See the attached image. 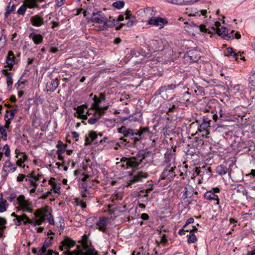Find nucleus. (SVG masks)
<instances>
[{"label":"nucleus","mask_w":255,"mask_h":255,"mask_svg":"<svg viewBox=\"0 0 255 255\" xmlns=\"http://www.w3.org/2000/svg\"><path fill=\"white\" fill-rule=\"evenodd\" d=\"M216 172L219 175L223 176L228 172V168L223 165H220L217 167Z\"/></svg>","instance_id":"obj_29"},{"label":"nucleus","mask_w":255,"mask_h":255,"mask_svg":"<svg viewBox=\"0 0 255 255\" xmlns=\"http://www.w3.org/2000/svg\"><path fill=\"white\" fill-rule=\"evenodd\" d=\"M176 166H170L165 165L160 177V180H166L167 181H171L175 176L176 174L174 170Z\"/></svg>","instance_id":"obj_8"},{"label":"nucleus","mask_w":255,"mask_h":255,"mask_svg":"<svg viewBox=\"0 0 255 255\" xmlns=\"http://www.w3.org/2000/svg\"><path fill=\"white\" fill-rule=\"evenodd\" d=\"M5 43V37L1 34L0 36V47H2Z\"/></svg>","instance_id":"obj_62"},{"label":"nucleus","mask_w":255,"mask_h":255,"mask_svg":"<svg viewBox=\"0 0 255 255\" xmlns=\"http://www.w3.org/2000/svg\"><path fill=\"white\" fill-rule=\"evenodd\" d=\"M53 237H48L45 241L43 245L44 246V248H48L51 244L52 241L53 240Z\"/></svg>","instance_id":"obj_45"},{"label":"nucleus","mask_w":255,"mask_h":255,"mask_svg":"<svg viewBox=\"0 0 255 255\" xmlns=\"http://www.w3.org/2000/svg\"><path fill=\"white\" fill-rule=\"evenodd\" d=\"M181 5L193 4L199 0H181Z\"/></svg>","instance_id":"obj_47"},{"label":"nucleus","mask_w":255,"mask_h":255,"mask_svg":"<svg viewBox=\"0 0 255 255\" xmlns=\"http://www.w3.org/2000/svg\"><path fill=\"white\" fill-rule=\"evenodd\" d=\"M236 52L232 47H228L227 49V53L225 54V56H233Z\"/></svg>","instance_id":"obj_51"},{"label":"nucleus","mask_w":255,"mask_h":255,"mask_svg":"<svg viewBox=\"0 0 255 255\" xmlns=\"http://www.w3.org/2000/svg\"><path fill=\"white\" fill-rule=\"evenodd\" d=\"M76 109V108H74ZM77 112L75 114V116H76V114H77V115L81 114H84L85 111V109L84 108L83 106H78L76 108Z\"/></svg>","instance_id":"obj_52"},{"label":"nucleus","mask_w":255,"mask_h":255,"mask_svg":"<svg viewBox=\"0 0 255 255\" xmlns=\"http://www.w3.org/2000/svg\"><path fill=\"white\" fill-rule=\"evenodd\" d=\"M167 23L168 21L166 18L160 17H152L148 21L149 24L159 26V29L163 28L164 26Z\"/></svg>","instance_id":"obj_13"},{"label":"nucleus","mask_w":255,"mask_h":255,"mask_svg":"<svg viewBox=\"0 0 255 255\" xmlns=\"http://www.w3.org/2000/svg\"><path fill=\"white\" fill-rule=\"evenodd\" d=\"M202 172L203 174L205 175L207 178L211 177L213 176L212 169L210 167H207V168L204 167Z\"/></svg>","instance_id":"obj_35"},{"label":"nucleus","mask_w":255,"mask_h":255,"mask_svg":"<svg viewBox=\"0 0 255 255\" xmlns=\"http://www.w3.org/2000/svg\"><path fill=\"white\" fill-rule=\"evenodd\" d=\"M6 201L3 200L2 197L0 199V213H3L6 210L5 204Z\"/></svg>","instance_id":"obj_40"},{"label":"nucleus","mask_w":255,"mask_h":255,"mask_svg":"<svg viewBox=\"0 0 255 255\" xmlns=\"http://www.w3.org/2000/svg\"><path fill=\"white\" fill-rule=\"evenodd\" d=\"M46 217H47V219L48 222L49 223V224H50L51 225L54 224V219H53L52 215L51 214H50V213L48 214V212H47V216H46L45 219L46 218Z\"/></svg>","instance_id":"obj_54"},{"label":"nucleus","mask_w":255,"mask_h":255,"mask_svg":"<svg viewBox=\"0 0 255 255\" xmlns=\"http://www.w3.org/2000/svg\"><path fill=\"white\" fill-rule=\"evenodd\" d=\"M89 137L91 139V141H94L97 138V134L95 131H91L89 134Z\"/></svg>","instance_id":"obj_56"},{"label":"nucleus","mask_w":255,"mask_h":255,"mask_svg":"<svg viewBox=\"0 0 255 255\" xmlns=\"http://www.w3.org/2000/svg\"><path fill=\"white\" fill-rule=\"evenodd\" d=\"M98 218L95 216L90 217L87 219L86 225L90 228H95Z\"/></svg>","instance_id":"obj_28"},{"label":"nucleus","mask_w":255,"mask_h":255,"mask_svg":"<svg viewBox=\"0 0 255 255\" xmlns=\"http://www.w3.org/2000/svg\"><path fill=\"white\" fill-rule=\"evenodd\" d=\"M17 106H16V108L10 111L6 110L4 116L5 119L8 118H9V120H12L14 118V115L17 111Z\"/></svg>","instance_id":"obj_32"},{"label":"nucleus","mask_w":255,"mask_h":255,"mask_svg":"<svg viewBox=\"0 0 255 255\" xmlns=\"http://www.w3.org/2000/svg\"><path fill=\"white\" fill-rule=\"evenodd\" d=\"M26 8V6L24 3L22 5H21L20 7L18 9L17 12L18 14L23 15L25 13Z\"/></svg>","instance_id":"obj_44"},{"label":"nucleus","mask_w":255,"mask_h":255,"mask_svg":"<svg viewBox=\"0 0 255 255\" xmlns=\"http://www.w3.org/2000/svg\"><path fill=\"white\" fill-rule=\"evenodd\" d=\"M103 23V25L99 26V29L100 30H104L108 27L113 26L115 23V19H113V21H111V19L107 20V17L105 16V21Z\"/></svg>","instance_id":"obj_26"},{"label":"nucleus","mask_w":255,"mask_h":255,"mask_svg":"<svg viewBox=\"0 0 255 255\" xmlns=\"http://www.w3.org/2000/svg\"><path fill=\"white\" fill-rule=\"evenodd\" d=\"M75 202L76 206H80L82 209H84L86 207V203L79 198L76 199Z\"/></svg>","instance_id":"obj_42"},{"label":"nucleus","mask_w":255,"mask_h":255,"mask_svg":"<svg viewBox=\"0 0 255 255\" xmlns=\"http://www.w3.org/2000/svg\"><path fill=\"white\" fill-rule=\"evenodd\" d=\"M118 132L124 134V137L134 135V130L130 128H128L125 126H122L120 128H118Z\"/></svg>","instance_id":"obj_19"},{"label":"nucleus","mask_w":255,"mask_h":255,"mask_svg":"<svg viewBox=\"0 0 255 255\" xmlns=\"http://www.w3.org/2000/svg\"><path fill=\"white\" fill-rule=\"evenodd\" d=\"M81 194L82 197H86L89 195V192L87 188V185L84 184L82 187L80 188Z\"/></svg>","instance_id":"obj_37"},{"label":"nucleus","mask_w":255,"mask_h":255,"mask_svg":"<svg viewBox=\"0 0 255 255\" xmlns=\"http://www.w3.org/2000/svg\"><path fill=\"white\" fill-rule=\"evenodd\" d=\"M105 100L106 96L104 93H100L99 98H98L96 96H94L93 98L94 103L92 105V109L100 115L103 114L104 111L107 110L109 108V105L101 107L100 106V103L103 101H105Z\"/></svg>","instance_id":"obj_5"},{"label":"nucleus","mask_w":255,"mask_h":255,"mask_svg":"<svg viewBox=\"0 0 255 255\" xmlns=\"http://www.w3.org/2000/svg\"><path fill=\"white\" fill-rule=\"evenodd\" d=\"M188 237V243L189 244H192L195 243L197 239V238L194 234V232H191L189 233L187 236Z\"/></svg>","instance_id":"obj_34"},{"label":"nucleus","mask_w":255,"mask_h":255,"mask_svg":"<svg viewBox=\"0 0 255 255\" xmlns=\"http://www.w3.org/2000/svg\"><path fill=\"white\" fill-rule=\"evenodd\" d=\"M32 24L35 26H40L44 24L43 18L39 15H34L31 17Z\"/></svg>","instance_id":"obj_21"},{"label":"nucleus","mask_w":255,"mask_h":255,"mask_svg":"<svg viewBox=\"0 0 255 255\" xmlns=\"http://www.w3.org/2000/svg\"><path fill=\"white\" fill-rule=\"evenodd\" d=\"M151 132L148 128H140L136 132H134V135L137 136L138 137H134L132 138V139H134V142H136L142 138L143 134L149 136Z\"/></svg>","instance_id":"obj_17"},{"label":"nucleus","mask_w":255,"mask_h":255,"mask_svg":"<svg viewBox=\"0 0 255 255\" xmlns=\"http://www.w3.org/2000/svg\"><path fill=\"white\" fill-rule=\"evenodd\" d=\"M132 255H145L143 254V250L142 248H140L138 250L134 251Z\"/></svg>","instance_id":"obj_53"},{"label":"nucleus","mask_w":255,"mask_h":255,"mask_svg":"<svg viewBox=\"0 0 255 255\" xmlns=\"http://www.w3.org/2000/svg\"><path fill=\"white\" fill-rule=\"evenodd\" d=\"M250 83L253 86H255V73L249 78Z\"/></svg>","instance_id":"obj_59"},{"label":"nucleus","mask_w":255,"mask_h":255,"mask_svg":"<svg viewBox=\"0 0 255 255\" xmlns=\"http://www.w3.org/2000/svg\"><path fill=\"white\" fill-rule=\"evenodd\" d=\"M3 150H5L4 155L8 157L10 155V149L7 144H5L3 147Z\"/></svg>","instance_id":"obj_58"},{"label":"nucleus","mask_w":255,"mask_h":255,"mask_svg":"<svg viewBox=\"0 0 255 255\" xmlns=\"http://www.w3.org/2000/svg\"><path fill=\"white\" fill-rule=\"evenodd\" d=\"M211 122V120L208 117L204 116L203 118L202 122L198 126V131L208 130V128L210 127Z\"/></svg>","instance_id":"obj_18"},{"label":"nucleus","mask_w":255,"mask_h":255,"mask_svg":"<svg viewBox=\"0 0 255 255\" xmlns=\"http://www.w3.org/2000/svg\"><path fill=\"white\" fill-rule=\"evenodd\" d=\"M17 203L19 206L18 211L26 212L28 213H32L33 211L32 204L28 200L25 199L23 195L19 196L17 198Z\"/></svg>","instance_id":"obj_7"},{"label":"nucleus","mask_w":255,"mask_h":255,"mask_svg":"<svg viewBox=\"0 0 255 255\" xmlns=\"http://www.w3.org/2000/svg\"><path fill=\"white\" fill-rule=\"evenodd\" d=\"M26 7L33 8L36 6L37 4L35 0H25Z\"/></svg>","instance_id":"obj_38"},{"label":"nucleus","mask_w":255,"mask_h":255,"mask_svg":"<svg viewBox=\"0 0 255 255\" xmlns=\"http://www.w3.org/2000/svg\"><path fill=\"white\" fill-rule=\"evenodd\" d=\"M175 147L168 149L165 153V165L170 166L175 165Z\"/></svg>","instance_id":"obj_10"},{"label":"nucleus","mask_w":255,"mask_h":255,"mask_svg":"<svg viewBox=\"0 0 255 255\" xmlns=\"http://www.w3.org/2000/svg\"><path fill=\"white\" fill-rule=\"evenodd\" d=\"M6 83L8 90H10L12 88V85L13 83L12 78L11 76H7V77L6 78Z\"/></svg>","instance_id":"obj_46"},{"label":"nucleus","mask_w":255,"mask_h":255,"mask_svg":"<svg viewBox=\"0 0 255 255\" xmlns=\"http://www.w3.org/2000/svg\"><path fill=\"white\" fill-rule=\"evenodd\" d=\"M168 237L166 234H162L160 236V244L166 245L168 242Z\"/></svg>","instance_id":"obj_43"},{"label":"nucleus","mask_w":255,"mask_h":255,"mask_svg":"<svg viewBox=\"0 0 255 255\" xmlns=\"http://www.w3.org/2000/svg\"><path fill=\"white\" fill-rule=\"evenodd\" d=\"M180 83L171 84L167 85L161 86L157 91L155 93L154 96H161V97L164 99L167 98L166 92L169 90H172L175 89L177 86H179Z\"/></svg>","instance_id":"obj_12"},{"label":"nucleus","mask_w":255,"mask_h":255,"mask_svg":"<svg viewBox=\"0 0 255 255\" xmlns=\"http://www.w3.org/2000/svg\"><path fill=\"white\" fill-rule=\"evenodd\" d=\"M29 177L30 178L29 179L30 184L35 188H36L38 184L36 183V181L35 180V175H34V172H31L29 174Z\"/></svg>","instance_id":"obj_36"},{"label":"nucleus","mask_w":255,"mask_h":255,"mask_svg":"<svg viewBox=\"0 0 255 255\" xmlns=\"http://www.w3.org/2000/svg\"><path fill=\"white\" fill-rule=\"evenodd\" d=\"M125 3L123 1H117L113 3V6L117 9H121L124 6Z\"/></svg>","instance_id":"obj_41"},{"label":"nucleus","mask_w":255,"mask_h":255,"mask_svg":"<svg viewBox=\"0 0 255 255\" xmlns=\"http://www.w3.org/2000/svg\"><path fill=\"white\" fill-rule=\"evenodd\" d=\"M16 169V166L12 164L10 161L5 162L1 172V176L4 178L8 176L9 172H13Z\"/></svg>","instance_id":"obj_14"},{"label":"nucleus","mask_w":255,"mask_h":255,"mask_svg":"<svg viewBox=\"0 0 255 255\" xmlns=\"http://www.w3.org/2000/svg\"><path fill=\"white\" fill-rule=\"evenodd\" d=\"M28 37L33 40L34 43L36 44H39L43 41V36L40 34H37L34 32L31 33L29 36Z\"/></svg>","instance_id":"obj_22"},{"label":"nucleus","mask_w":255,"mask_h":255,"mask_svg":"<svg viewBox=\"0 0 255 255\" xmlns=\"http://www.w3.org/2000/svg\"><path fill=\"white\" fill-rule=\"evenodd\" d=\"M84 15L87 19H90L93 22L102 24L105 21V15L100 11L91 13L88 10H86L84 12Z\"/></svg>","instance_id":"obj_6"},{"label":"nucleus","mask_w":255,"mask_h":255,"mask_svg":"<svg viewBox=\"0 0 255 255\" xmlns=\"http://www.w3.org/2000/svg\"><path fill=\"white\" fill-rule=\"evenodd\" d=\"M234 30H232L230 33H227V35L226 36L225 39H234L235 35H234Z\"/></svg>","instance_id":"obj_63"},{"label":"nucleus","mask_w":255,"mask_h":255,"mask_svg":"<svg viewBox=\"0 0 255 255\" xmlns=\"http://www.w3.org/2000/svg\"><path fill=\"white\" fill-rule=\"evenodd\" d=\"M215 30L219 35L222 36L225 39L227 33L228 32L226 27L223 26L221 28L216 29Z\"/></svg>","instance_id":"obj_33"},{"label":"nucleus","mask_w":255,"mask_h":255,"mask_svg":"<svg viewBox=\"0 0 255 255\" xmlns=\"http://www.w3.org/2000/svg\"><path fill=\"white\" fill-rule=\"evenodd\" d=\"M15 153L17 155L16 156V158H18V156H19L20 157H23L25 159H27V156H26V155L23 152H21L20 151V150L18 148H16V149L15 150Z\"/></svg>","instance_id":"obj_48"},{"label":"nucleus","mask_w":255,"mask_h":255,"mask_svg":"<svg viewBox=\"0 0 255 255\" xmlns=\"http://www.w3.org/2000/svg\"><path fill=\"white\" fill-rule=\"evenodd\" d=\"M200 58V54L196 50H190L184 56V60L187 63L197 62Z\"/></svg>","instance_id":"obj_11"},{"label":"nucleus","mask_w":255,"mask_h":255,"mask_svg":"<svg viewBox=\"0 0 255 255\" xmlns=\"http://www.w3.org/2000/svg\"><path fill=\"white\" fill-rule=\"evenodd\" d=\"M147 45L149 50L153 52L163 51L169 46L168 41L164 38L150 40Z\"/></svg>","instance_id":"obj_3"},{"label":"nucleus","mask_w":255,"mask_h":255,"mask_svg":"<svg viewBox=\"0 0 255 255\" xmlns=\"http://www.w3.org/2000/svg\"><path fill=\"white\" fill-rule=\"evenodd\" d=\"M147 153H145L143 151H139L135 156L126 158L124 160L126 165L128 167L132 168H139L140 165L143 162V160L147 156Z\"/></svg>","instance_id":"obj_4"},{"label":"nucleus","mask_w":255,"mask_h":255,"mask_svg":"<svg viewBox=\"0 0 255 255\" xmlns=\"http://www.w3.org/2000/svg\"><path fill=\"white\" fill-rule=\"evenodd\" d=\"M220 189L218 187L213 188L212 190L208 191L205 192L204 195V197L205 199L209 200L210 202H212L215 201L214 205H217L220 204V199L217 195L219 193Z\"/></svg>","instance_id":"obj_9"},{"label":"nucleus","mask_w":255,"mask_h":255,"mask_svg":"<svg viewBox=\"0 0 255 255\" xmlns=\"http://www.w3.org/2000/svg\"><path fill=\"white\" fill-rule=\"evenodd\" d=\"M6 221L5 219L0 217V238L4 237L3 230L5 229L6 227L5 224Z\"/></svg>","instance_id":"obj_30"},{"label":"nucleus","mask_w":255,"mask_h":255,"mask_svg":"<svg viewBox=\"0 0 255 255\" xmlns=\"http://www.w3.org/2000/svg\"><path fill=\"white\" fill-rule=\"evenodd\" d=\"M27 159H25L23 157H21L19 159L16 161V165L18 166H21L22 164L24 163V162Z\"/></svg>","instance_id":"obj_64"},{"label":"nucleus","mask_w":255,"mask_h":255,"mask_svg":"<svg viewBox=\"0 0 255 255\" xmlns=\"http://www.w3.org/2000/svg\"><path fill=\"white\" fill-rule=\"evenodd\" d=\"M243 88V87L241 85H237L234 88V91L235 94H243L242 89H241V88Z\"/></svg>","instance_id":"obj_50"},{"label":"nucleus","mask_w":255,"mask_h":255,"mask_svg":"<svg viewBox=\"0 0 255 255\" xmlns=\"http://www.w3.org/2000/svg\"><path fill=\"white\" fill-rule=\"evenodd\" d=\"M47 209L45 208L38 209L34 213V217L30 219L26 215L23 214L16 217V219L13 220L15 225L19 226L23 222L24 225L28 223L32 226L40 225L45 221L47 216Z\"/></svg>","instance_id":"obj_2"},{"label":"nucleus","mask_w":255,"mask_h":255,"mask_svg":"<svg viewBox=\"0 0 255 255\" xmlns=\"http://www.w3.org/2000/svg\"><path fill=\"white\" fill-rule=\"evenodd\" d=\"M75 245L76 242L74 240L68 237H65L61 242L59 249L63 251L65 255H98L94 249L86 244H83L81 246H78L76 251L71 252L70 250Z\"/></svg>","instance_id":"obj_1"},{"label":"nucleus","mask_w":255,"mask_h":255,"mask_svg":"<svg viewBox=\"0 0 255 255\" xmlns=\"http://www.w3.org/2000/svg\"><path fill=\"white\" fill-rule=\"evenodd\" d=\"M199 135L202 137H205L207 138H209V134H210V131L209 130H205L204 131H198Z\"/></svg>","instance_id":"obj_49"},{"label":"nucleus","mask_w":255,"mask_h":255,"mask_svg":"<svg viewBox=\"0 0 255 255\" xmlns=\"http://www.w3.org/2000/svg\"><path fill=\"white\" fill-rule=\"evenodd\" d=\"M127 142V139L124 138V137H121L120 138V141L117 142V144L119 146H123L126 145Z\"/></svg>","instance_id":"obj_55"},{"label":"nucleus","mask_w":255,"mask_h":255,"mask_svg":"<svg viewBox=\"0 0 255 255\" xmlns=\"http://www.w3.org/2000/svg\"><path fill=\"white\" fill-rule=\"evenodd\" d=\"M183 192V197L184 198H190L193 195L194 193V189L191 185L189 184H186L184 186Z\"/></svg>","instance_id":"obj_20"},{"label":"nucleus","mask_w":255,"mask_h":255,"mask_svg":"<svg viewBox=\"0 0 255 255\" xmlns=\"http://www.w3.org/2000/svg\"><path fill=\"white\" fill-rule=\"evenodd\" d=\"M108 218L106 217H101L98 219L95 229L100 231L105 232L107 229Z\"/></svg>","instance_id":"obj_16"},{"label":"nucleus","mask_w":255,"mask_h":255,"mask_svg":"<svg viewBox=\"0 0 255 255\" xmlns=\"http://www.w3.org/2000/svg\"><path fill=\"white\" fill-rule=\"evenodd\" d=\"M49 184H50L52 187V189L53 190L55 193H60L61 183H57L55 182V178H51L48 181Z\"/></svg>","instance_id":"obj_24"},{"label":"nucleus","mask_w":255,"mask_h":255,"mask_svg":"<svg viewBox=\"0 0 255 255\" xmlns=\"http://www.w3.org/2000/svg\"><path fill=\"white\" fill-rule=\"evenodd\" d=\"M57 154L58 155L62 154L65 151V145L61 141H58L57 145Z\"/></svg>","instance_id":"obj_31"},{"label":"nucleus","mask_w":255,"mask_h":255,"mask_svg":"<svg viewBox=\"0 0 255 255\" xmlns=\"http://www.w3.org/2000/svg\"><path fill=\"white\" fill-rule=\"evenodd\" d=\"M148 175L146 172L138 171L134 174L131 179L128 182L127 186H130L132 184L142 181L143 179L147 177Z\"/></svg>","instance_id":"obj_15"},{"label":"nucleus","mask_w":255,"mask_h":255,"mask_svg":"<svg viewBox=\"0 0 255 255\" xmlns=\"http://www.w3.org/2000/svg\"><path fill=\"white\" fill-rule=\"evenodd\" d=\"M59 85V81L57 78L52 79L49 86H47V91L54 92Z\"/></svg>","instance_id":"obj_27"},{"label":"nucleus","mask_w":255,"mask_h":255,"mask_svg":"<svg viewBox=\"0 0 255 255\" xmlns=\"http://www.w3.org/2000/svg\"><path fill=\"white\" fill-rule=\"evenodd\" d=\"M0 132L2 135L1 136L2 138L4 140H6L7 134V132H6L5 128H3L1 130V131Z\"/></svg>","instance_id":"obj_57"},{"label":"nucleus","mask_w":255,"mask_h":255,"mask_svg":"<svg viewBox=\"0 0 255 255\" xmlns=\"http://www.w3.org/2000/svg\"><path fill=\"white\" fill-rule=\"evenodd\" d=\"M99 120V118L92 117L88 120V123L90 124L93 125L97 122Z\"/></svg>","instance_id":"obj_61"},{"label":"nucleus","mask_w":255,"mask_h":255,"mask_svg":"<svg viewBox=\"0 0 255 255\" xmlns=\"http://www.w3.org/2000/svg\"><path fill=\"white\" fill-rule=\"evenodd\" d=\"M14 59L15 57L13 52L11 51H9L7 56L6 63L10 70L12 69L13 65L15 64Z\"/></svg>","instance_id":"obj_25"},{"label":"nucleus","mask_w":255,"mask_h":255,"mask_svg":"<svg viewBox=\"0 0 255 255\" xmlns=\"http://www.w3.org/2000/svg\"><path fill=\"white\" fill-rule=\"evenodd\" d=\"M179 102L175 97L171 98L168 101V112H172L179 106Z\"/></svg>","instance_id":"obj_23"},{"label":"nucleus","mask_w":255,"mask_h":255,"mask_svg":"<svg viewBox=\"0 0 255 255\" xmlns=\"http://www.w3.org/2000/svg\"><path fill=\"white\" fill-rule=\"evenodd\" d=\"M128 19V21L126 24L121 23L120 25V27L117 28V29H119L121 28L123 26V25H124L125 24H126L127 26L128 27H131V26H132L133 22H134V20L135 19V17L134 16H132L130 18H129Z\"/></svg>","instance_id":"obj_39"},{"label":"nucleus","mask_w":255,"mask_h":255,"mask_svg":"<svg viewBox=\"0 0 255 255\" xmlns=\"http://www.w3.org/2000/svg\"><path fill=\"white\" fill-rule=\"evenodd\" d=\"M25 82V80H23L21 79V78H20V79L18 80L17 83L15 84V87L17 89H18L20 85L22 84H24Z\"/></svg>","instance_id":"obj_60"}]
</instances>
